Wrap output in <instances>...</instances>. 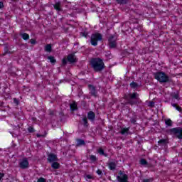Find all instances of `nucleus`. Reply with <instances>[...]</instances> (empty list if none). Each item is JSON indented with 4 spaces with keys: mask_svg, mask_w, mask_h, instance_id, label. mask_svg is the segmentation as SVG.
<instances>
[{
    "mask_svg": "<svg viewBox=\"0 0 182 182\" xmlns=\"http://www.w3.org/2000/svg\"><path fill=\"white\" fill-rule=\"evenodd\" d=\"M90 65L95 72H102L105 69V63L100 58H92L90 61Z\"/></svg>",
    "mask_w": 182,
    "mask_h": 182,
    "instance_id": "1",
    "label": "nucleus"
},
{
    "mask_svg": "<svg viewBox=\"0 0 182 182\" xmlns=\"http://www.w3.org/2000/svg\"><path fill=\"white\" fill-rule=\"evenodd\" d=\"M124 98L127 102L125 105H130L131 106H134V105H137V99H139V94L137 92L129 93L124 96Z\"/></svg>",
    "mask_w": 182,
    "mask_h": 182,
    "instance_id": "2",
    "label": "nucleus"
},
{
    "mask_svg": "<svg viewBox=\"0 0 182 182\" xmlns=\"http://www.w3.org/2000/svg\"><path fill=\"white\" fill-rule=\"evenodd\" d=\"M154 77L160 82V83H170L172 82L170 77L166 75L164 72H158L154 73Z\"/></svg>",
    "mask_w": 182,
    "mask_h": 182,
    "instance_id": "3",
    "label": "nucleus"
},
{
    "mask_svg": "<svg viewBox=\"0 0 182 182\" xmlns=\"http://www.w3.org/2000/svg\"><path fill=\"white\" fill-rule=\"evenodd\" d=\"M168 134L174 135L177 139L181 140L182 139V128L181 127H176L172 128L166 131Z\"/></svg>",
    "mask_w": 182,
    "mask_h": 182,
    "instance_id": "4",
    "label": "nucleus"
},
{
    "mask_svg": "<svg viewBox=\"0 0 182 182\" xmlns=\"http://www.w3.org/2000/svg\"><path fill=\"white\" fill-rule=\"evenodd\" d=\"M99 41H103V36L100 33H95L91 35L90 43L92 46H97Z\"/></svg>",
    "mask_w": 182,
    "mask_h": 182,
    "instance_id": "5",
    "label": "nucleus"
},
{
    "mask_svg": "<svg viewBox=\"0 0 182 182\" xmlns=\"http://www.w3.org/2000/svg\"><path fill=\"white\" fill-rule=\"evenodd\" d=\"M108 46L109 49H116L117 48V38L114 35H111L108 38Z\"/></svg>",
    "mask_w": 182,
    "mask_h": 182,
    "instance_id": "6",
    "label": "nucleus"
},
{
    "mask_svg": "<svg viewBox=\"0 0 182 182\" xmlns=\"http://www.w3.org/2000/svg\"><path fill=\"white\" fill-rule=\"evenodd\" d=\"M119 176H117V180L119 182H129V176H127V174H124V171H119ZM120 176H122V177Z\"/></svg>",
    "mask_w": 182,
    "mask_h": 182,
    "instance_id": "7",
    "label": "nucleus"
},
{
    "mask_svg": "<svg viewBox=\"0 0 182 182\" xmlns=\"http://www.w3.org/2000/svg\"><path fill=\"white\" fill-rule=\"evenodd\" d=\"M47 160L48 163H53L55 161H58L59 159H58V156H56V154H49L48 155Z\"/></svg>",
    "mask_w": 182,
    "mask_h": 182,
    "instance_id": "8",
    "label": "nucleus"
},
{
    "mask_svg": "<svg viewBox=\"0 0 182 182\" xmlns=\"http://www.w3.org/2000/svg\"><path fill=\"white\" fill-rule=\"evenodd\" d=\"M87 119L92 123L95 122V120H96V114L93 112V111L88 112L87 114Z\"/></svg>",
    "mask_w": 182,
    "mask_h": 182,
    "instance_id": "9",
    "label": "nucleus"
},
{
    "mask_svg": "<svg viewBox=\"0 0 182 182\" xmlns=\"http://www.w3.org/2000/svg\"><path fill=\"white\" fill-rule=\"evenodd\" d=\"M88 89L90 90V94L91 96H94V97H97V91H96V87H95L93 85H89Z\"/></svg>",
    "mask_w": 182,
    "mask_h": 182,
    "instance_id": "10",
    "label": "nucleus"
},
{
    "mask_svg": "<svg viewBox=\"0 0 182 182\" xmlns=\"http://www.w3.org/2000/svg\"><path fill=\"white\" fill-rule=\"evenodd\" d=\"M19 167L23 170H25V168H28L29 167V161H28V159H23L22 161L19 163Z\"/></svg>",
    "mask_w": 182,
    "mask_h": 182,
    "instance_id": "11",
    "label": "nucleus"
},
{
    "mask_svg": "<svg viewBox=\"0 0 182 182\" xmlns=\"http://www.w3.org/2000/svg\"><path fill=\"white\" fill-rule=\"evenodd\" d=\"M67 60L70 63H76L77 58H76V55L74 53H71L68 55Z\"/></svg>",
    "mask_w": 182,
    "mask_h": 182,
    "instance_id": "12",
    "label": "nucleus"
},
{
    "mask_svg": "<svg viewBox=\"0 0 182 182\" xmlns=\"http://www.w3.org/2000/svg\"><path fill=\"white\" fill-rule=\"evenodd\" d=\"M54 9L57 11L58 12H62L63 9H62V2L57 1L55 4H53Z\"/></svg>",
    "mask_w": 182,
    "mask_h": 182,
    "instance_id": "13",
    "label": "nucleus"
},
{
    "mask_svg": "<svg viewBox=\"0 0 182 182\" xmlns=\"http://www.w3.org/2000/svg\"><path fill=\"white\" fill-rule=\"evenodd\" d=\"M82 124L84 126V127H89V122H87V117L86 116H85L82 118Z\"/></svg>",
    "mask_w": 182,
    "mask_h": 182,
    "instance_id": "14",
    "label": "nucleus"
},
{
    "mask_svg": "<svg viewBox=\"0 0 182 182\" xmlns=\"http://www.w3.org/2000/svg\"><path fill=\"white\" fill-rule=\"evenodd\" d=\"M97 153L100 156H104L105 157H107L109 156L107 154L105 153V150L102 147L97 149Z\"/></svg>",
    "mask_w": 182,
    "mask_h": 182,
    "instance_id": "15",
    "label": "nucleus"
},
{
    "mask_svg": "<svg viewBox=\"0 0 182 182\" xmlns=\"http://www.w3.org/2000/svg\"><path fill=\"white\" fill-rule=\"evenodd\" d=\"M119 5H127L130 0H115Z\"/></svg>",
    "mask_w": 182,
    "mask_h": 182,
    "instance_id": "16",
    "label": "nucleus"
},
{
    "mask_svg": "<svg viewBox=\"0 0 182 182\" xmlns=\"http://www.w3.org/2000/svg\"><path fill=\"white\" fill-rule=\"evenodd\" d=\"M70 110H72V112H75V110H77V105L76 104L75 102L70 105Z\"/></svg>",
    "mask_w": 182,
    "mask_h": 182,
    "instance_id": "17",
    "label": "nucleus"
},
{
    "mask_svg": "<svg viewBox=\"0 0 182 182\" xmlns=\"http://www.w3.org/2000/svg\"><path fill=\"white\" fill-rule=\"evenodd\" d=\"M116 162H109L108 164V167L109 168V170H116Z\"/></svg>",
    "mask_w": 182,
    "mask_h": 182,
    "instance_id": "18",
    "label": "nucleus"
},
{
    "mask_svg": "<svg viewBox=\"0 0 182 182\" xmlns=\"http://www.w3.org/2000/svg\"><path fill=\"white\" fill-rule=\"evenodd\" d=\"M51 167L55 170H58V168L60 167V164H59V163H58L57 161H55V162H53V164H51Z\"/></svg>",
    "mask_w": 182,
    "mask_h": 182,
    "instance_id": "19",
    "label": "nucleus"
},
{
    "mask_svg": "<svg viewBox=\"0 0 182 182\" xmlns=\"http://www.w3.org/2000/svg\"><path fill=\"white\" fill-rule=\"evenodd\" d=\"M85 144H86L85 142V140L80 139H77V144H76L77 146H85Z\"/></svg>",
    "mask_w": 182,
    "mask_h": 182,
    "instance_id": "20",
    "label": "nucleus"
},
{
    "mask_svg": "<svg viewBox=\"0 0 182 182\" xmlns=\"http://www.w3.org/2000/svg\"><path fill=\"white\" fill-rule=\"evenodd\" d=\"M167 139H163L158 141L159 146H166L167 144Z\"/></svg>",
    "mask_w": 182,
    "mask_h": 182,
    "instance_id": "21",
    "label": "nucleus"
},
{
    "mask_svg": "<svg viewBox=\"0 0 182 182\" xmlns=\"http://www.w3.org/2000/svg\"><path fill=\"white\" fill-rule=\"evenodd\" d=\"M20 36H21L22 39L24 41H28L29 39V34L26 33H21Z\"/></svg>",
    "mask_w": 182,
    "mask_h": 182,
    "instance_id": "22",
    "label": "nucleus"
},
{
    "mask_svg": "<svg viewBox=\"0 0 182 182\" xmlns=\"http://www.w3.org/2000/svg\"><path fill=\"white\" fill-rule=\"evenodd\" d=\"M84 178L86 180V181L90 182V180H93L95 178L92 175L85 174L84 175Z\"/></svg>",
    "mask_w": 182,
    "mask_h": 182,
    "instance_id": "23",
    "label": "nucleus"
},
{
    "mask_svg": "<svg viewBox=\"0 0 182 182\" xmlns=\"http://www.w3.org/2000/svg\"><path fill=\"white\" fill-rule=\"evenodd\" d=\"M129 128H121L120 133L122 135L128 134H129Z\"/></svg>",
    "mask_w": 182,
    "mask_h": 182,
    "instance_id": "24",
    "label": "nucleus"
},
{
    "mask_svg": "<svg viewBox=\"0 0 182 182\" xmlns=\"http://www.w3.org/2000/svg\"><path fill=\"white\" fill-rule=\"evenodd\" d=\"M45 51H46V52H48V53L52 52V45H50V44H47V45L45 46Z\"/></svg>",
    "mask_w": 182,
    "mask_h": 182,
    "instance_id": "25",
    "label": "nucleus"
},
{
    "mask_svg": "<svg viewBox=\"0 0 182 182\" xmlns=\"http://www.w3.org/2000/svg\"><path fill=\"white\" fill-rule=\"evenodd\" d=\"M129 86L132 89H137V87L139 86V84L134 81H133L132 82H131L129 84Z\"/></svg>",
    "mask_w": 182,
    "mask_h": 182,
    "instance_id": "26",
    "label": "nucleus"
},
{
    "mask_svg": "<svg viewBox=\"0 0 182 182\" xmlns=\"http://www.w3.org/2000/svg\"><path fill=\"white\" fill-rule=\"evenodd\" d=\"M165 124H166V126L171 127V126H173V121H171V119H168L165 120Z\"/></svg>",
    "mask_w": 182,
    "mask_h": 182,
    "instance_id": "27",
    "label": "nucleus"
},
{
    "mask_svg": "<svg viewBox=\"0 0 182 182\" xmlns=\"http://www.w3.org/2000/svg\"><path fill=\"white\" fill-rule=\"evenodd\" d=\"M47 59H49L50 63H55L56 62V59H55V57H53L52 55L48 56Z\"/></svg>",
    "mask_w": 182,
    "mask_h": 182,
    "instance_id": "28",
    "label": "nucleus"
},
{
    "mask_svg": "<svg viewBox=\"0 0 182 182\" xmlns=\"http://www.w3.org/2000/svg\"><path fill=\"white\" fill-rule=\"evenodd\" d=\"M90 160L92 161V163H95V161H97V158L95 155H90Z\"/></svg>",
    "mask_w": 182,
    "mask_h": 182,
    "instance_id": "29",
    "label": "nucleus"
},
{
    "mask_svg": "<svg viewBox=\"0 0 182 182\" xmlns=\"http://www.w3.org/2000/svg\"><path fill=\"white\" fill-rule=\"evenodd\" d=\"M171 97H173V99H176V100H180V95H178V94L176 93H172L171 94Z\"/></svg>",
    "mask_w": 182,
    "mask_h": 182,
    "instance_id": "30",
    "label": "nucleus"
},
{
    "mask_svg": "<svg viewBox=\"0 0 182 182\" xmlns=\"http://www.w3.org/2000/svg\"><path fill=\"white\" fill-rule=\"evenodd\" d=\"M139 163L141 164V166H147V161L144 159H141Z\"/></svg>",
    "mask_w": 182,
    "mask_h": 182,
    "instance_id": "31",
    "label": "nucleus"
},
{
    "mask_svg": "<svg viewBox=\"0 0 182 182\" xmlns=\"http://www.w3.org/2000/svg\"><path fill=\"white\" fill-rule=\"evenodd\" d=\"M136 122H137V118L136 117H134V118L130 119V123H132V124H136Z\"/></svg>",
    "mask_w": 182,
    "mask_h": 182,
    "instance_id": "32",
    "label": "nucleus"
},
{
    "mask_svg": "<svg viewBox=\"0 0 182 182\" xmlns=\"http://www.w3.org/2000/svg\"><path fill=\"white\" fill-rule=\"evenodd\" d=\"M27 130L28 133H35V129H33V127H28Z\"/></svg>",
    "mask_w": 182,
    "mask_h": 182,
    "instance_id": "33",
    "label": "nucleus"
},
{
    "mask_svg": "<svg viewBox=\"0 0 182 182\" xmlns=\"http://www.w3.org/2000/svg\"><path fill=\"white\" fill-rule=\"evenodd\" d=\"M88 33L86 32H81L80 33V36H84V38H87Z\"/></svg>",
    "mask_w": 182,
    "mask_h": 182,
    "instance_id": "34",
    "label": "nucleus"
},
{
    "mask_svg": "<svg viewBox=\"0 0 182 182\" xmlns=\"http://www.w3.org/2000/svg\"><path fill=\"white\" fill-rule=\"evenodd\" d=\"M9 52V50L8 49V47L4 48V53L3 54L4 56L6 55Z\"/></svg>",
    "mask_w": 182,
    "mask_h": 182,
    "instance_id": "35",
    "label": "nucleus"
},
{
    "mask_svg": "<svg viewBox=\"0 0 182 182\" xmlns=\"http://www.w3.org/2000/svg\"><path fill=\"white\" fill-rule=\"evenodd\" d=\"M38 182H46V179H45V178L41 177L38 179Z\"/></svg>",
    "mask_w": 182,
    "mask_h": 182,
    "instance_id": "36",
    "label": "nucleus"
},
{
    "mask_svg": "<svg viewBox=\"0 0 182 182\" xmlns=\"http://www.w3.org/2000/svg\"><path fill=\"white\" fill-rule=\"evenodd\" d=\"M62 62H63V66H66V65H68V61L66 60V58H63Z\"/></svg>",
    "mask_w": 182,
    "mask_h": 182,
    "instance_id": "37",
    "label": "nucleus"
},
{
    "mask_svg": "<svg viewBox=\"0 0 182 182\" xmlns=\"http://www.w3.org/2000/svg\"><path fill=\"white\" fill-rule=\"evenodd\" d=\"M105 56H107V58H109V59H112V53L110 52L107 53Z\"/></svg>",
    "mask_w": 182,
    "mask_h": 182,
    "instance_id": "38",
    "label": "nucleus"
},
{
    "mask_svg": "<svg viewBox=\"0 0 182 182\" xmlns=\"http://www.w3.org/2000/svg\"><path fill=\"white\" fill-rule=\"evenodd\" d=\"M149 107H154V102L150 101L149 103Z\"/></svg>",
    "mask_w": 182,
    "mask_h": 182,
    "instance_id": "39",
    "label": "nucleus"
},
{
    "mask_svg": "<svg viewBox=\"0 0 182 182\" xmlns=\"http://www.w3.org/2000/svg\"><path fill=\"white\" fill-rule=\"evenodd\" d=\"M142 182H153V178L143 179Z\"/></svg>",
    "mask_w": 182,
    "mask_h": 182,
    "instance_id": "40",
    "label": "nucleus"
},
{
    "mask_svg": "<svg viewBox=\"0 0 182 182\" xmlns=\"http://www.w3.org/2000/svg\"><path fill=\"white\" fill-rule=\"evenodd\" d=\"M30 42H31V45H35L36 43V40L31 39V40H30Z\"/></svg>",
    "mask_w": 182,
    "mask_h": 182,
    "instance_id": "41",
    "label": "nucleus"
},
{
    "mask_svg": "<svg viewBox=\"0 0 182 182\" xmlns=\"http://www.w3.org/2000/svg\"><path fill=\"white\" fill-rule=\"evenodd\" d=\"M14 102L17 105H19V100L16 98H14Z\"/></svg>",
    "mask_w": 182,
    "mask_h": 182,
    "instance_id": "42",
    "label": "nucleus"
},
{
    "mask_svg": "<svg viewBox=\"0 0 182 182\" xmlns=\"http://www.w3.org/2000/svg\"><path fill=\"white\" fill-rule=\"evenodd\" d=\"M176 109V110H178V112H180L181 113V112H182L181 107L177 105Z\"/></svg>",
    "mask_w": 182,
    "mask_h": 182,
    "instance_id": "43",
    "label": "nucleus"
},
{
    "mask_svg": "<svg viewBox=\"0 0 182 182\" xmlns=\"http://www.w3.org/2000/svg\"><path fill=\"white\" fill-rule=\"evenodd\" d=\"M49 114H50V116H55V112L53 111V110H50L49 111Z\"/></svg>",
    "mask_w": 182,
    "mask_h": 182,
    "instance_id": "44",
    "label": "nucleus"
},
{
    "mask_svg": "<svg viewBox=\"0 0 182 182\" xmlns=\"http://www.w3.org/2000/svg\"><path fill=\"white\" fill-rule=\"evenodd\" d=\"M97 174H98V176H102V171H100V169H98L97 171Z\"/></svg>",
    "mask_w": 182,
    "mask_h": 182,
    "instance_id": "45",
    "label": "nucleus"
},
{
    "mask_svg": "<svg viewBox=\"0 0 182 182\" xmlns=\"http://www.w3.org/2000/svg\"><path fill=\"white\" fill-rule=\"evenodd\" d=\"M4 8V2L0 1V9H2Z\"/></svg>",
    "mask_w": 182,
    "mask_h": 182,
    "instance_id": "46",
    "label": "nucleus"
},
{
    "mask_svg": "<svg viewBox=\"0 0 182 182\" xmlns=\"http://www.w3.org/2000/svg\"><path fill=\"white\" fill-rule=\"evenodd\" d=\"M36 136H37V137H45V135H42V134H36Z\"/></svg>",
    "mask_w": 182,
    "mask_h": 182,
    "instance_id": "47",
    "label": "nucleus"
},
{
    "mask_svg": "<svg viewBox=\"0 0 182 182\" xmlns=\"http://www.w3.org/2000/svg\"><path fill=\"white\" fill-rule=\"evenodd\" d=\"M171 106H173V107H175L176 109L178 105L176 103H171Z\"/></svg>",
    "mask_w": 182,
    "mask_h": 182,
    "instance_id": "48",
    "label": "nucleus"
},
{
    "mask_svg": "<svg viewBox=\"0 0 182 182\" xmlns=\"http://www.w3.org/2000/svg\"><path fill=\"white\" fill-rule=\"evenodd\" d=\"M2 177H4V173H0V180L2 179Z\"/></svg>",
    "mask_w": 182,
    "mask_h": 182,
    "instance_id": "49",
    "label": "nucleus"
},
{
    "mask_svg": "<svg viewBox=\"0 0 182 182\" xmlns=\"http://www.w3.org/2000/svg\"><path fill=\"white\" fill-rule=\"evenodd\" d=\"M6 17L8 18V15H6Z\"/></svg>",
    "mask_w": 182,
    "mask_h": 182,
    "instance_id": "50",
    "label": "nucleus"
}]
</instances>
